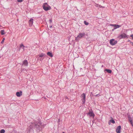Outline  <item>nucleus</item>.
I'll use <instances>...</instances> for the list:
<instances>
[{"mask_svg": "<svg viewBox=\"0 0 133 133\" xmlns=\"http://www.w3.org/2000/svg\"><path fill=\"white\" fill-rule=\"evenodd\" d=\"M40 124H41V122L40 121L35 122L32 124V125H30V128L31 129L33 128H35L38 130H41V129L40 127Z\"/></svg>", "mask_w": 133, "mask_h": 133, "instance_id": "f257e3e1", "label": "nucleus"}, {"mask_svg": "<svg viewBox=\"0 0 133 133\" xmlns=\"http://www.w3.org/2000/svg\"><path fill=\"white\" fill-rule=\"evenodd\" d=\"M42 7L43 9L45 11H47L51 9V7L48 5L47 3H45L43 5Z\"/></svg>", "mask_w": 133, "mask_h": 133, "instance_id": "f03ea898", "label": "nucleus"}, {"mask_svg": "<svg viewBox=\"0 0 133 133\" xmlns=\"http://www.w3.org/2000/svg\"><path fill=\"white\" fill-rule=\"evenodd\" d=\"M85 34L84 33H80L76 37L75 40L78 41L79 38H81L84 36Z\"/></svg>", "mask_w": 133, "mask_h": 133, "instance_id": "7ed1b4c3", "label": "nucleus"}, {"mask_svg": "<svg viewBox=\"0 0 133 133\" xmlns=\"http://www.w3.org/2000/svg\"><path fill=\"white\" fill-rule=\"evenodd\" d=\"M118 37L120 39L128 38H129V36L125 33H123L119 35Z\"/></svg>", "mask_w": 133, "mask_h": 133, "instance_id": "20e7f679", "label": "nucleus"}, {"mask_svg": "<svg viewBox=\"0 0 133 133\" xmlns=\"http://www.w3.org/2000/svg\"><path fill=\"white\" fill-rule=\"evenodd\" d=\"M81 97L82 98V101L83 102V104L85 103V101L86 94L85 93H83L81 95Z\"/></svg>", "mask_w": 133, "mask_h": 133, "instance_id": "39448f33", "label": "nucleus"}, {"mask_svg": "<svg viewBox=\"0 0 133 133\" xmlns=\"http://www.w3.org/2000/svg\"><path fill=\"white\" fill-rule=\"evenodd\" d=\"M88 115H89L90 117H92L94 118L95 116L93 111L91 109L89 110V111L87 114Z\"/></svg>", "mask_w": 133, "mask_h": 133, "instance_id": "423d86ee", "label": "nucleus"}, {"mask_svg": "<svg viewBox=\"0 0 133 133\" xmlns=\"http://www.w3.org/2000/svg\"><path fill=\"white\" fill-rule=\"evenodd\" d=\"M117 43V41L115 40L114 39H111L110 41V43L112 45H114L116 44Z\"/></svg>", "mask_w": 133, "mask_h": 133, "instance_id": "0eeeda50", "label": "nucleus"}, {"mask_svg": "<svg viewBox=\"0 0 133 133\" xmlns=\"http://www.w3.org/2000/svg\"><path fill=\"white\" fill-rule=\"evenodd\" d=\"M110 25L114 27L115 29H116L121 27V25L117 24H110Z\"/></svg>", "mask_w": 133, "mask_h": 133, "instance_id": "6e6552de", "label": "nucleus"}, {"mask_svg": "<svg viewBox=\"0 0 133 133\" xmlns=\"http://www.w3.org/2000/svg\"><path fill=\"white\" fill-rule=\"evenodd\" d=\"M121 127L119 125L116 128V131L117 133H120L121 131Z\"/></svg>", "mask_w": 133, "mask_h": 133, "instance_id": "1a4fd4ad", "label": "nucleus"}, {"mask_svg": "<svg viewBox=\"0 0 133 133\" xmlns=\"http://www.w3.org/2000/svg\"><path fill=\"white\" fill-rule=\"evenodd\" d=\"M25 46L22 44L20 45V47L19 49V50H21L22 51L24 50V47Z\"/></svg>", "mask_w": 133, "mask_h": 133, "instance_id": "9d476101", "label": "nucleus"}, {"mask_svg": "<svg viewBox=\"0 0 133 133\" xmlns=\"http://www.w3.org/2000/svg\"><path fill=\"white\" fill-rule=\"evenodd\" d=\"M28 63L26 60H24L23 62L22 65H24L26 66H27L28 65Z\"/></svg>", "mask_w": 133, "mask_h": 133, "instance_id": "9b49d317", "label": "nucleus"}, {"mask_svg": "<svg viewBox=\"0 0 133 133\" xmlns=\"http://www.w3.org/2000/svg\"><path fill=\"white\" fill-rule=\"evenodd\" d=\"M34 19L32 18H31L29 20V25L30 26H32L33 24Z\"/></svg>", "mask_w": 133, "mask_h": 133, "instance_id": "f8f14e48", "label": "nucleus"}, {"mask_svg": "<svg viewBox=\"0 0 133 133\" xmlns=\"http://www.w3.org/2000/svg\"><path fill=\"white\" fill-rule=\"evenodd\" d=\"M22 91H20L19 92H17L16 93V95L18 97H20L22 95Z\"/></svg>", "mask_w": 133, "mask_h": 133, "instance_id": "ddd939ff", "label": "nucleus"}, {"mask_svg": "<svg viewBox=\"0 0 133 133\" xmlns=\"http://www.w3.org/2000/svg\"><path fill=\"white\" fill-rule=\"evenodd\" d=\"M47 54L48 56L50 57H52L53 56V55L50 52H48L47 53Z\"/></svg>", "mask_w": 133, "mask_h": 133, "instance_id": "4468645a", "label": "nucleus"}, {"mask_svg": "<svg viewBox=\"0 0 133 133\" xmlns=\"http://www.w3.org/2000/svg\"><path fill=\"white\" fill-rule=\"evenodd\" d=\"M45 125V124H42L41 122V124H40V127H41V129H42V128H43Z\"/></svg>", "mask_w": 133, "mask_h": 133, "instance_id": "2eb2a0df", "label": "nucleus"}, {"mask_svg": "<svg viewBox=\"0 0 133 133\" xmlns=\"http://www.w3.org/2000/svg\"><path fill=\"white\" fill-rule=\"evenodd\" d=\"M105 70L108 73L110 74L112 72V70H111L109 69H106Z\"/></svg>", "mask_w": 133, "mask_h": 133, "instance_id": "dca6fc26", "label": "nucleus"}, {"mask_svg": "<svg viewBox=\"0 0 133 133\" xmlns=\"http://www.w3.org/2000/svg\"><path fill=\"white\" fill-rule=\"evenodd\" d=\"M95 6L96 7H99L100 8H102V7L103 8H104V7L100 5H98V4H95Z\"/></svg>", "mask_w": 133, "mask_h": 133, "instance_id": "f3484780", "label": "nucleus"}, {"mask_svg": "<svg viewBox=\"0 0 133 133\" xmlns=\"http://www.w3.org/2000/svg\"><path fill=\"white\" fill-rule=\"evenodd\" d=\"M129 121L130 122V123L131 124H132V118L129 117Z\"/></svg>", "mask_w": 133, "mask_h": 133, "instance_id": "a211bd4d", "label": "nucleus"}, {"mask_svg": "<svg viewBox=\"0 0 133 133\" xmlns=\"http://www.w3.org/2000/svg\"><path fill=\"white\" fill-rule=\"evenodd\" d=\"M45 55L43 53H41L39 55V57H42L43 56H45Z\"/></svg>", "mask_w": 133, "mask_h": 133, "instance_id": "6ab92c4d", "label": "nucleus"}, {"mask_svg": "<svg viewBox=\"0 0 133 133\" xmlns=\"http://www.w3.org/2000/svg\"><path fill=\"white\" fill-rule=\"evenodd\" d=\"M1 35H4L5 34V33L4 32V30H2L1 31Z\"/></svg>", "mask_w": 133, "mask_h": 133, "instance_id": "aec40b11", "label": "nucleus"}, {"mask_svg": "<svg viewBox=\"0 0 133 133\" xmlns=\"http://www.w3.org/2000/svg\"><path fill=\"white\" fill-rule=\"evenodd\" d=\"M110 122H111L113 124H114L115 123V122L114 119H110L109 120Z\"/></svg>", "mask_w": 133, "mask_h": 133, "instance_id": "412c9836", "label": "nucleus"}, {"mask_svg": "<svg viewBox=\"0 0 133 133\" xmlns=\"http://www.w3.org/2000/svg\"><path fill=\"white\" fill-rule=\"evenodd\" d=\"M5 132V131L4 129H2L0 130V133H4Z\"/></svg>", "mask_w": 133, "mask_h": 133, "instance_id": "4be33fe9", "label": "nucleus"}, {"mask_svg": "<svg viewBox=\"0 0 133 133\" xmlns=\"http://www.w3.org/2000/svg\"><path fill=\"white\" fill-rule=\"evenodd\" d=\"M84 23L85 25H87L89 24V23L87 22L86 21H84Z\"/></svg>", "mask_w": 133, "mask_h": 133, "instance_id": "5701e85b", "label": "nucleus"}, {"mask_svg": "<svg viewBox=\"0 0 133 133\" xmlns=\"http://www.w3.org/2000/svg\"><path fill=\"white\" fill-rule=\"evenodd\" d=\"M64 98H65V99H65L64 100V99H63V102H65L66 101V99H68V98L67 96H66V97H65Z\"/></svg>", "mask_w": 133, "mask_h": 133, "instance_id": "b1692460", "label": "nucleus"}, {"mask_svg": "<svg viewBox=\"0 0 133 133\" xmlns=\"http://www.w3.org/2000/svg\"><path fill=\"white\" fill-rule=\"evenodd\" d=\"M5 39V38H3V39L2 41L1 42V43H2V44L4 42V41Z\"/></svg>", "mask_w": 133, "mask_h": 133, "instance_id": "393cba45", "label": "nucleus"}, {"mask_svg": "<svg viewBox=\"0 0 133 133\" xmlns=\"http://www.w3.org/2000/svg\"><path fill=\"white\" fill-rule=\"evenodd\" d=\"M52 21V19H50L49 20V22L50 23V24H51V22Z\"/></svg>", "mask_w": 133, "mask_h": 133, "instance_id": "a878e982", "label": "nucleus"}, {"mask_svg": "<svg viewBox=\"0 0 133 133\" xmlns=\"http://www.w3.org/2000/svg\"><path fill=\"white\" fill-rule=\"evenodd\" d=\"M23 0H17V2H21L23 1Z\"/></svg>", "mask_w": 133, "mask_h": 133, "instance_id": "bb28decb", "label": "nucleus"}, {"mask_svg": "<svg viewBox=\"0 0 133 133\" xmlns=\"http://www.w3.org/2000/svg\"><path fill=\"white\" fill-rule=\"evenodd\" d=\"M100 96V94H98L97 95H95V96Z\"/></svg>", "mask_w": 133, "mask_h": 133, "instance_id": "cd10ccee", "label": "nucleus"}, {"mask_svg": "<svg viewBox=\"0 0 133 133\" xmlns=\"http://www.w3.org/2000/svg\"><path fill=\"white\" fill-rule=\"evenodd\" d=\"M52 25H51V24H50V25L49 26V28H51L52 27Z\"/></svg>", "mask_w": 133, "mask_h": 133, "instance_id": "c85d7f7f", "label": "nucleus"}, {"mask_svg": "<svg viewBox=\"0 0 133 133\" xmlns=\"http://www.w3.org/2000/svg\"><path fill=\"white\" fill-rule=\"evenodd\" d=\"M130 36L132 37V39H133V34L131 35Z\"/></svg>", "mask_w": 133, "mask_h": 133, "instance_id": "c756f323", "label": "nucleus"}, {"mask_svg": "<svg viewBox=\"0 0 133 133\" xmlns=\"http://www.w3.org/2000/svg\"><path fill=\"white\" fill-rule=\"evenodd\" d=\"M130 44H131L132 45H133V42H130Z\"/></svg>", "mask_w": 133, "mask_h": 133, "instance_id": "7c9ffc66", "label": "nucleus"}, {"mask_svg": "<svg viewBox=\"0 0 133 133\" xmlns=\"http://www.w3.org/2000/svg\"><path fill=\"white\" fill-rule=\"evenodd\" d=\"M115 28H114V29H113L112 30V31H114V30H115Z\"/></svg>", "mask_w": 133, "mask_h": 133, "instance_id": "2f4dec72", "label": "nucleus"}, {"mask_svg": "<svg viewBox=\"0 0 133 133\" xmlns=\"http://www.w3.org/2000/svg\"><path fill=\"white\" fill-rule=\"evenodd\" d=\"M110 122H108V124L109 125H110Z\"/></svg>", "mask_w": 133, "mask_h": 133, "instance_id": "473e14b6", "label": "nucleus"}, {"mask_svg": "<svg viewBox=\"0 0 133 133\" xmlns=\"http://www.w3.org/2000/svg\"><path fill=\"white\" fill-rule=\"evenodd\" d=\"M131 125L132 126H133V122H132V124H131Z\"/></svg>", "mask_w": 133, "mask_h": 133, "instance_id": "72a5a7b5", "label": "nucleus"}, {"mask_svg": "<svg viewBox=\"0 0 133 133\" xmlns=\"http://www.w3.org/2000/svg\"><path fill=\"white\" fill-rule=\"evenodd\" d=\"M103 67V65H102V67Z\"/></svg>", "mask_w": 133, "mask_h": 133, "instance_id": "f704fd0d", "label": "nucleus"}, {"mask_svg": "<svg viewBox=\"0 0 133 133\" xmlns=\"http://www.w3.org/2000/svg\"><path fill=\"white\" fill-rule=\"evenodd\" d=\"M62 133H65L64 132H63Z\"/></svg>", "mask_w": 133, "mask_h": 133, "instance_id": "c9c22d12", "label": "nucleus"}, {"mask_svg": "<svg viewBox=\"0 0 133 133\" xmlns=\"http://www.w3.org/2000/svg\"><path fill=\"white\" fill-rule=\"evenodd\" d=\"M1 58V57L0 56V58Z\"/></svg>", "mask_w": 133, "mask_h": 133, "instance_id": "e433bc0d", "label": "nucleus"}]
</instances>
